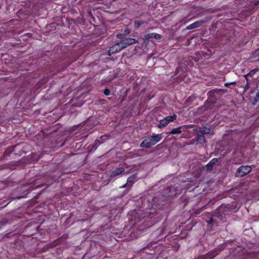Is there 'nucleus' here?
<instances>
[{
  "mask_svg": "<svg viewBox=\"0 0 259 259\" xmlns=\"http://www.w3.org/2000/svg\"><path fill=\"white\" fill-rule=\"evenodd\" d=\"M144 23V22L142 21H139V20H136L134 22V26L135 28L137 29L141 25L143 24Z\"/></svg>",
  "mask_w": 259,
  "mask_h": 259,
  "instance_id": "17",
  "label": "nucleus"
},
{
  "mask_svg": "<svg viewBox=\"0 0 259 259\" xmlns=\"http://www.w3.org/2000/svg\"><path fill=\"white\" fill-rule=\"evenodd\" d=\"M210 108V105L208 103H205L204 105L198 108V111L200 114H203L204 112Z\"/></svg>",
  "mask_w": 259,
  "mask_h": 259,
  "instance_id": "11",
  "label": "nucleus"
},
{
  "mask_svg": "<svg viewBox=\"0 0 259 259\" xmlns=\"http://www.w3.org/2000/svg\"><path fill=\"white\" fill-rule=\"evenodd\" d=\"M249 76V75H248V73L247 74H245V75H244V77L246 79L247 82H248V78H247V76Z\"/></svg>",
  "mask_w": 259,
  "mask_h": 259,
  "instance_id": "29",
  "label": "nucleus"
},
{
  "mask_svg": "<svg viewBox=\"0 0 259 259\" xmlns=\"http://www.w3.org/2000/svg\"><path fill=\"white\" fill-rule=\"evenodd\" d=\"M121 50L118 43H116L110 48L108 50V55L111 56V55L119 52Z\"/></svg>",
  "mask_w": 259,
  "mask_h": 259,
  "instance_id": "7",
  "label": "nucleus"
},
{
  "mask_svg": "<svg viewBox=\"0 0 259 259\" xmlns=\"http://www.w3.org/2000/svg\"><path fill=\"white\" fill-rule=\"evenodd\" d=\"M229 85H230V83L229 82H227V83H225V86L226 87H228Z\"/></svg>",
  "mask_w": 259,
  "mask_h": 259,
  "instance_id": "31",
  "label": "nucleus"
},
{
  "mask_svg": "<svg viewBox=\"0 0 259 259\" xmlns=\"http://www.w3.org/2000/svg\"><path fill=\"white\" fill-rule=\"evenodd\" d=\"M254 165H242L239 167L236 172L235 176L237 177H242L250 173Z\"/></svg>",
  "mask_w": 259,
  "mask_h": 259,
  "instance_id": "2",
  "label": "nucleus"
},
{
  "mask_svg": "<svg viewBox=\"0 0 259 259\" xmlns=\"http://www.w3.org/2000/svg\"><path fill=\"white\" fill-rule=\"evenodd\" d=\"M215 255H212L211 257H210L209 258H206L204 256H200L198 259H210L212 258H213L215 256Z\"/></svg>",
  "mask_w": 259,
  "mask_h": 259,
  "instance_id": "25",
  "label": "nucleus"
},
{
  "mask_svg": "<svg viewBox=\"0 0 259 259\" xmlns=\"http://www.w3.org/2000/svg\"><path fill=\"white\" fill-rule=\"evenodd\" d=\"M195 97L193 96H190L186 101V104L187 105H190L195 99Z\"/></svg>",
  "mask_w": 259,
  "mask_h": 259,
  "instance_id": "15",
  "label": "nucleus"
},
{
  "mask_svg": "<svg viewBox=\"0 0 259 259\" xmlns=\"http://www.w3.org/2000/svg\"><path fill=\"white\" fill-rule=\"evenodd\" d=\"M130 33V30L129 29L126 28L124 30L123 33L122 34L123 35L128 34Z\"/></svg>",
  "mask_w": 259,
  "mask_h": 259,
  "instance_id": "22",
  "label": "nucleus"
},
{
  "mask_svg": "<svg viewBox=\"0 0 259 259\" xmlns=\"http://www.w3.org/2000/svg\"><path fill=\"white\" fill-rule=\"evenodd\" d=\"M212 222L213 220L211 218L209 220L207 221V223L210 225L212 224Z\"/></svg>",
  "mask_w": 259,
  "mask_h": 259,
  "instance_id": "28",
  "label": "nucleus"
},
{
  "mask_svg": "<svg viewBox=\"0 0 259 259\" xmlns=\"http://www.w3.org/2000/svg\"><path fill=\"white\" fill-rule=\"evenodd\" d=\"M210 254H211V253H210V252H209V253L208 255H210Z\"/></svg>",
  "mask_w": 259,
  "mask_h": 259,
  "instance_id": "33",
  "label": "nucleus"
},
{
  "mask_svg": "<svg viewBox=\"0 0 259 259\" xmlns=\"http://www.w3.org/2000/svg\"><path fill=\"white\" fill-rule=\"evenodd\" d=\"M254 101L255 102L259 101V93L258 92L256 93V96L254 98Z\"/></svg>",
  "mask_w": 259,
  "mask_h": 259,
  "instance_id": "23",
  "label": "nucleus"
},
{
  "mask_svg": "<svg viewBox=\"0 0 259 259\" xmlns=\"http://www.w3.org/2000/svg\"><path fill=\"white\" fill-rule=\"evenodd\" d=\"M259 71L258 68H255L252 70H251L248 73V75H249V76L251 77L255 73Z\"/></svg>",
  "mask_w": 259,
  "mask_h": 259,
  "instance_id": "19",
  "label": "nucleus"
},
{
  "mask_svg": "<svg viewBox=\"0 0 259 259\" xmlns=\"http://www.w3.org/2000/svg\"><path fill=\"white\" fill-rule=\"evenodd\" d=\"M118 44L121 50L127 47L126 46L125 41H124V40H122L120 42H118Z\"/></svg>",
  "mask_w": 259,
  "mask_h": 259,
  "instance_id": "16",
  "label": "nucleus"
},
{
  "mask_svg": "<svg viewBox=\"0 0 259 259\" xmlns=\"http://www.w3.org/2000/svg\"><path fill=\"white\" fill-rule=\"evenodd\" d=\"M204 23V20L197 21L192 24H191L190 25H188L186 27V29L187 30H190V29L196 28H198V27L201 26Z\"/></svg>",
  "mask_w": 259,
  "mask_h": 259,
  "instance_id": "6",
  "label": "nucleus"
},
{
  "mask_svg": "<svg viewBox=\"0 0 259 259\" xmlns=\"http://www.w3.org/2000/svg\"><path fill=\"white\" fill-rule=\"evenodd\" d=\"M123 40L125 41L127 46L138 42V41L136 39L133 38L128 37L126 38L125 39H124Z\"/></svg>",
  "mask_w": 259,
  "mask_h": 259,
  "instance_id": "12",
  "label": "nucleus"
},
{
  "mask_svg": "<svg viewBox=\"0 0 259 259\" xmlns=\"http://www.w3.org/2000/svg\"><path fill=\"white\" fill-rule=\"evenodd\" d=\"M134 177H130L127 180V183L128 185L131 184V187H132L133 184L134 183Z\"/></svg>",
  "mask_w": 259,
  "mask_h": 259,
  "instance_id": "18",
  "label": "nucleus"
},
{
  "mask_svg": "<svg viewBox=\"0 0 259 259\" xmlns=\"http://www.w3.org/2000/svg\"><path fill=\"white\" fill-rule=\"evenodd\" d=\"M259 5V1L257 2H255L254 3V6H258Z\"/></svg>",
  "mask_w": 259,
  "mask_h": 259,
  "instance_id": "32",
  "label": "nucleus"
},
{
  "mask_svg": "<svg viewBox=\"0 0 259 259\" xmlns=\"http://www.w3.org/2000/svg\"><path fill=\"white\" fill-rule=\"evenodd\" d=\"M229 83H230V85H233V84H236L237 82L236 81H233V82H229Z\"/></svg>",
  "mask_w": 259,
  "mask_h": 259,
  "instance_id": "30",
  "label": "nucleus"
},
{
  "mask_svg": "<svg viewBox=\"0 0 259 259\" xmlns=\"http://www.w3.org/2000/svg\"><path fill=\"white\" fill-rule=\"evenodd\" d=\"M153 38L156 39H159L161 38V35L156 33H148L144 36L143 38V42L146 44H148L149 42V39Z\"/></svg>",
  "mask_w": 259,
  "mask_h": 259,
  "instance_id": "4",
  "label": "nucleus"
},
{
  "mask_svg": "<svg viewBox=\"0 0 259 259\" xmlns=\"http://www.w3.org/2000/svg\"><path fill=\"white\" fill-rule=\"evenodd\" d=\"M123 34H118L117 35V37L120 39H121L122 38Z\"/></svg>",
  "mask_w": 259,
  "mask_h": 259,
  "instance_id": "27",
  "label": "nucleus"
},
{
  "mask_svg": "<svg viewBox=\"0 0 259 259\" xmlns=\"http://www.w3.org/2000/svg\"><path fill=\"white\" fill-rule=\"evenodd\" d=\"M162 138L161 134H153L151 136L146 137L140 144L142 148H149L159 142Z\"/></svg>",
  "mask_w": 259,
  "mask_h": 259,
  "instance_id": "1",
  "label": "nucleus"
},
{
  "mask_svg": "<svg viewBox=\"0 0 259 259\" xmlns=\"http://www.w3.org/2000/svg\"><path fill=\"white\" fill-rule=\"evenodd\" d=\"M7 223L8 221L7 220H3L0 222V228L5 226Z\"/></svg>",
  "mask_w": 259,
  "mask_h": 259,
  "instance_id": "20",
  "label": "nucleus"
},
{
  "mask_svg": "<svg viewBox=\"0 0 259 259\" xmlns=\"http://www.w3.org/2000/svg\"><path fill=\"white\" fill-rule=\"evenodd\" d=\"M182 127L180 126L175 128L172 129L171 131L167 132V134L168 135H175L178 134L182 133V131L181 130Z\"/></svg>",
  "mask_w": 259,
  "mask_h": 259,
  "instance_id": "13",
  "label": "nucleus"
},
{
  "mask_svg": "<svg viewBox=\"0 0 259 259\" xmlns=\"http://www.w3.org/2000/svg\"><path fill=\"white\" fill-rule=\"evenodd\" d=\"M103 93H104V94L105 95L108 96V95H109L110 94V91L109 89H106L104 90Z\"/></svg>",
  "mask_w": 259,
  "mask_h": 259,
  "instance_id": "21",
  "label": "nucleus"
},
{
  "mask_svg": "<svg viewBox=\"0 0 259 259\" xmlns=\"http://www.w3.org/2000/svg\"><path fill=\"white\" fill-rule=\"evenodd\" d=\"M101 144V142L99 140H96L95 142V145L97 147Z\"/></svg>",
  "mask_w": 259,
  "mask_h": 259,
  "instance_id": "26",
  "label": "nucleus"
},
{
  "mask_svg": "<svg viewBox=\"0 0 259 259\" xmlns=\"http://www.w3.org/2000/svg\"><path fill=\"white\" fill-rule=\"evenodd\" d=\"M218 162V159L214 158L211 159L205 166L206 169L208 171H211L213 169V165Z\"/></svg>",
  "mask_w": 259,
  "mask_h": 259,
  "instance_id": "10",
  "label": "nucleus"
},
{
  "mask_svg": "<svg viewBox=\"0 0 259 259\" xmlns=\"http://www.w3.org/2000/svg\"><path fill=\"white\" fill-rule=\"evenodd\" d=\"M196 133L197 134V138L195 140L196 144L203 146L204 144L206 142V140L204 136L200 134L197 131H196Z\"/></svg>",
  "mask_w": 259,
  "mask_h": 259,
  "instance_id": "5",
  "label": "nucleus"
},
{
  "mask_svg": "<svg viewBox=\"0 0 259 259\" xmlns=\"http://www.w3.org/2000/svg\"><path fill=\"white\" fill-rule=\"evenodd\" d=\"M177 116L174 114L172 116H167L159 121L158 127L160 128L166 126L170 122L173 121L177 119Z\"/></svg>",
  "mask_w": 259,
  "mask_h": 259,
  "instance_id": "3",
  "label": "nucleus"
},
{
  "mask_svg": "<svg viewBox=\"0 0 259 259\" xmlns=\"http://www.w3.org/2000/svg\"><path fill=\"white\" fill-rule=\"evenodd\" d=\"M124 168L123 167H120L116 168L114 170H113L111 174V177H115L121 174L122 172L124 171Z\"/></svg>",
  "mask_w": 259,
  "mask_h": 259,
  "instance_id": "9",
  "label": "nucleus"
},
{
  "mask_svg": "<svg viewBox=\"0 0 259 259\" xmlns=\"http://www.w3.org/2000/svg\"><path fill=\"white\" fill-rule=\"evenodd\" d=\"M126 188V189L124 191L123 193V195H125L127 194L130 190L131 189V184L128 185V184L126 183V184L123 185L122 186L120 187V188Z\"/></svg>",
  "mask_w": 259,
  "mask_h": 259,
  "instance_id": "14",
  "label": "nucleus"
},
{
  "mask_svg": "<svg viewBox=\"0 0 259 259\" xmlns=\"http://www.w3.org/2000/svg\"><path fill=\"white\" fill-rule=\"evenodd\" d=\"M249 83H248V82H247V83L244 87V92H246L249 89Z\"/></svg>",
  "mask_w": 259,
  "mask_h": 259,
  "instance_id": "24",
  "label": "nucleus"
},
{
  "mask_svg": "<svg viewBox=\"0 0 259 259\" xmlns=\"http://www.w3.org/2000/svg\"><path fill=\"white\" fill-rule=\"evenodd\" d=\"M196 131L198 132V133L204 136L205 134H213V133H211L210 128H208L205 126H203L199 128V129L196 130Z\"/></svg>",
  "mask_w": 259,
  "mask_h": 259,
  "instance_id": "8",
  "label": "nucleus"
}]
</instances>
